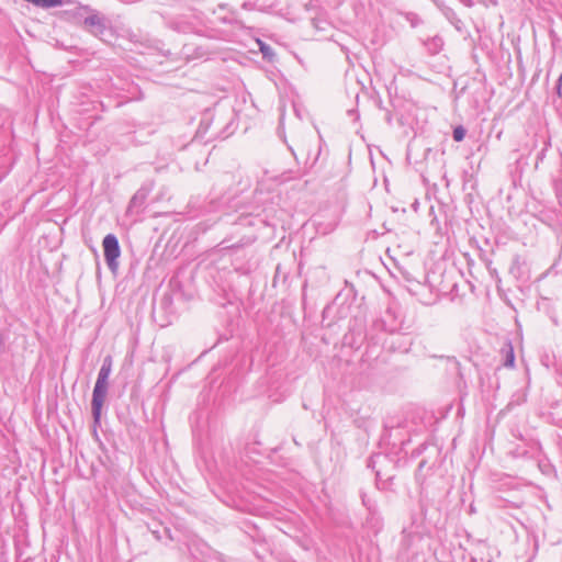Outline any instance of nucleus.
Listing matches in <instances>:
<instances>
[{
    "label": "nucleus",
    "instance_id": "obj_1",
    "mask_svg": "<svg viewBox=\"0 0 562 562\" xmlns=\"http://www.w3.org/2000/svg\"><path fill=\"white\" fill-rule=\"evenodd\" d=\"M112 371L111 357L104 358L92 392L91 411L94 428L100 426L101 412L108 394V380Z\"/></svg>",
    "mask_w": 562,
    "mask_h": 562
},
{
    "label": "nucleus",
    "instance_id": "obj_2",
    "mask_svg": "<svg viewBox=\"0 0 562 562\" xmlns=\"http://www.w3.org/2000/svg\"><path fill=\"white\" fill-rule=\"evenodd\" d=\"M288 148L297 162L311 166L317 162L322 151L321 143H293Z\"/></svg>",
    "mask_w": 562,
    "mask_h": 562
},
{
    "label": "nucleus",
    "instance_id": "obj_3",
    "mask_svg": "<svg viewBox=\"0 0 562 562\" xmlns=\"http://www.w3.org/2000/svg\"><path fill=\"white\" fill-rule=\"evenodd\" d=\"M104 260L109 270L116 274L119 271V258L121 256V246L114 234H108L102 240Z\"/></svg>",
    "mask_w": 562,
    "mask_h": 562
},
{
    "label": "nucleus",
    "instance_id": "obj_4",
    "mask_svg": "<svg viewBox=\"0 0 562 562\" xmlns=\"http://www.w3.org/2000/svg\"><path fill=\"white\" fill-rule=\"evenodd\" d=\"M438 150L435 153L426 146V143H408L406 150V159L411 165H419L435 160Z\"/></svg>",
    "mask_w": 562,
    "mask_h": 562
},
{
    "label": "nucleus",
    "instance_id": "obj_5",
    "mask_svg": "<svg viewBox=\"0 0 562 562\" xmlns=\"http://www.w3.org/2000/svg\"><path fill=\"white\" fill-rule=\"evenodd\" d=\"M150 193V189L142 186L132 196L126 209V215L138 216L145 210L146 201Z\"/></svg>",
    "mask_w": 562,
    "mask_h": 562
},
{
    "label": "nucleus",
    "instance_id": "obj_6",
    "mask_svg": "<svg viewBox=\"0 0 562 562\" xmlns=\"http://www.w3.org/2000/svg\"><path fill=\"white\" fill-rule=\"evenodd\" d=\"M234 225L236 226H266L268 225L267 217H263L259 212H243L240 215H238L234 222Z\"/></svg>",
    "mask_w": 562,
    "mask_h": 562
},
{
    "label": "nucleus",
    "instance_id": "obj_7",
    "mask_svg": "<svg viewBox=\"0 0 562 562\" xmlns=\"http://www.w3.org/2000/svg\"><path fill=\"white\" fill-rule=\"evenodd\" d=\"M537 306L539 311L546 313L550 317V319L555 326L559 325L557 308L554 304L551 302V300L547 297H541V300L538 301Z\"/></svg>",
    "mask_w": 562,
    "mask_h": 562
},
{
    "label": "nucleus",
    "instance_id": "obj_8",
    "mask_svg": "<svg viewBox=\"0 0 562 562\" xmlns=\"http://www.w3.org/2000/svg\"><path fill=\"white\" fill-rule=\"evenodd\" d=\"M256 237L254 235H245L237 243H231L229 239H224L221 241L220 246L223 250L225 249H237L245 245H250L255 241Z\"/></svg>",
    "mask_w": 562,
    "mask_h": 562
},
{
    "label": "nucleus",
    "instance_id": "obj_9",
    "mask_svg": "<svg viewBox=\"0 0 562 562\" xmlns=\"http://www.w3.org/2000/svg\"><path fill=\"white\" fill-rule=\"evenodd\" d=\"M85 26L93 33L101 32L103 29L101 19L98 15H91L85 20Z\"/></svg>",
    "mask_w": 562,
    "mask_h": 562
},
{
    "label": "nucleus",
    "instance_id": "obj_10",
    "mask_svg": "<svg viewBox=\"0 0 562 562\" xmlns=\"http://www.w3.org/2000/svg\"><path fill=\"white\" fill-rule=\"evenodd\" d=\"M256 43L258 44L263 58H266L268 60H273V58L276 56L273 49L259 38L256 40Z\"/></svg>",
    "mask_w": 562,
    "mask_h": 562
},
{
    "label": "nucleus",
    "instance_id": "obj_11",
    "mask_svg": "<svg viewBox=\"0 0 562 562\" xmlns=\"http://www.w3.org/2000/svg\"><path fill=\"white\" fill-rule=\"evenodd\" d=\"M358 338L361 341L364 338L363 330L361 326L356 330L355 328H350V333L345 336V339L350 344H356Z\"/></svg>",
    "mask_w": 562,
    "mask_h": 562
},
{
    "label": "nucleus",
    "instance_id": "obj_12",
    "mask_svg": "<svg viewBox=\"0 0 562 562\" xmlns=\"http://www.w3.org/2000/svg\"><path fill=\"white\" fill-rule=\"evenodd\" d=\"M521 260L518 255L514 256L509 267V273L515 278H520Z\"/></svg>",
    "mask_w": 562,
    "mask_h": 562
},
{
    "label": "nucleus",
    "instance_id": "obj_13",
    "mask_svg": "<svg viewBox=\"0 0 562 562\" xmlns=\"http://www.w3.org/2000/svg\"><path fill=\"white\" fill-rule=\"evenodd\" d=\"M426 463H427L426 460H422L416 469V472H415V479L420 484H423L426 479V474L424 473Z\"/></svg>",
    "mask_w": 562,
    "mask_h": 562
},
{
    "label": "nucleus",
    "instance_id": "obj_14",
    "mask_svg": "<svg viewBox=\"0 0 562 562\" xmlns=\"http://www.w3.org/2000/svg\"><path fill=\"white\" fill-rule=\"evenodd\" d=\"M61 4V0H37L36 5L42 8H52Z\"/></svg>",
    "mask_w": 562,
    "mask_h": 562
},
{
    "label": "nucleus",
    "instance_id": "obj_15",
    "mask_svg": "<svg viewBox=\"0 0 562 562\" xmlns=\"http://www.w3.org/2000/svg\"><path fill=\"white\" fill-rule=\"evenodd\" d=\"M361 501H362V504L369 509V510H373L374 507H375V504L374 502H372L366 493H361Z\"/></svg>",
    "mask_w": 562,
    "mask_h": 562
},
{
    "label": "nucleus",
    "instance_id": "obj_16",
    "mask_svg": "<svg viewBox=\"0 0 562 562\" xmlns=\"http://www.w3.org/2000/svg\"><path fill=\"white\" fill-rule=\"evenodd\" d=\"M427 447L428 443L426 441L420 443L416 449L413 450L412 458L419 457L427 449Z\"/></svg>",
    "mask_w": 562,
    "mask_h": 562
},
{
    "label": "nucleus",
    "instance_id": "obj_17",
    "mask_svg": "<svg viewBox=\"0 0 562 562\" xmlns=\"http://www.w3.org/2000/svg\"><path fill=\"white\" fill-rule=\"evenodd\" d=\"M465 136V131L462 126H458L453 131L454 140H462Z\"/></svg>",
    "mask_w": 562,
    "mask_h": 562
},
{
    "label": "nucleus",
    "instance_id": "obj_18",
    "mask_svg": "<svg viewBox=\"0 0 562 562\" xmlns=\"http://www.w3.org/2000/svg\"><path fill=\"white\" fill-rule=\"evenodd\" d=\"M514 362H515V356H514L513 348L510 347L509 351L507 353V357H506L505 364L508 366V367H513Z\"/></svg>",
    "mask_w": 562,
    "mask_h": 562
},
{
    "label": "nucleus",
    "instance_id": "obj_19",
    "mask_svg": "<svg viewBox=\"0 0 562 562\" xmlns=\"http://www.w3.org/2000/svg\"><path fill=\"white\" fill-rule=\"evenodd\" d=\"M546 145H550L551 143H544ZM547 150V146H544L536 156V164L535 167L538 168V164L540 160H542L544 156V151Z\"/></svg>",
    "mask_w": 562,
    "mask_h": 562
},
{
    "label": "nucleus",
    "instance_id": "obj_20",
    "mask_svg": "<svg viewBox=\"0 0 562 562\" xmlns=\"http://www.w3.org/2000/svg\"><path fill=\"white\" fill-rule=\"evenodd\" d=\"M380 458H382L381 454H376V456H372L369 458L368 460V468H371L372 470H374L375 468V462L376 460H379Z\"/></svg>",
    "mask_w": 562,
    "mask_h": 562
},
{
    "label": "nucleus",
    "instance_id": "obj_21",
    "mask_svg": "<svg viewBox=\"0 0 562 562\" xmlns=\"http://www.w3.org/2000/svg\"><path fill=\"white\" fill-rule=\"evenodd\" d=\"M517 169H522L525 166L528 165L527 158L524 156H520L516 159Z\"/></svg>",
    "mask_w": 562,
    "mask_h": 562
},
{
    "label": "nucleus",
    "instance_id": "obj_22",
    "mask_svg": "<svg viewBox=\"0 0 562 562\" xmlns=\"http://www.w3.org/2000/svg\"><path fill=\"white\" fill-rule=\"evenodd\" d=\"M5 339H7L5 335H4V334H3V331L0 329V350H2V349H3V347H4V342H5Z\"/></svg>",
    "mask_w": 562,
    "mask_h": 562
},
{
    "label": "nucleus",
    "instance_id": "obj_23",
    "mask_svg": "<svg viewBox=\"0 0 562 562\" xmlns=\"http://www.w3.org/2000/svg\"><path fill=\"white\" fill-rule=\"evenodd\" d=\"M336 301H337V299L334 301V303L331 305H327L325 307L324 314L329 313L334 308V305L336 304Z\"/></svg>",
    "mask_w": 562,
    "mask_h": 562
},
{
    "label": "nucleus",
    "instance_id": "obj_24",
    "mask_svg": "<svg viewBox=\"0 0 562 562\" xmlns=\"http://www.w3.org/2000/svg\"><path fill=\"white\" fill-rule=\"evenodd\" d=\"M539 468H541V472H544L546 465L539 464Z\"/></svg>",
    "mask_w": 562,
    "mask_h": 562
},
{
    "label": "nucleus",
    "instance_id": "obj_25",
    "mask_svg": "<svg viewBox=\"0 0 562 562\" xmlns=\"http://www.w3.org/2000/svg\"><path fill=\"white\" fill-rule=\"evenodd\" d=\"M539 468H541V472H544L546 465L539 464Z\"/></svg>",
    "mask_w": 562,
    "mask_h": 562
},
{
    "label": "nucleus",
    "instance_id": "obj_26",
    "mask_svg": "<svg viewBox=\"0 0 562 562\" xmlns=\"http://www.w3.org/2000/svg\"><path fill=\"white\" fill-rule=\"evenodd\" d=\"M539 468H541V472H544L546 465L539 464Z\"/></svg>",
    "mask_w": 562,
    "mask_h": 562
},
{
    "label": "nucleus",
    "instance_id": "obj_27",
    "mask_svg": "<svg viewBox=\"0 0 562 562\" xmlns=\"http://www.w3.org/2000/svg\"><path fill=\"white\" fill-rule=\"evenodd\" d=\"M191 554H193V553L191 552ZM192 557H193V558H194V560H195L194 562H201V560H200V559L195 558L194 555H192Z\"/></svg>",
    "mask_w": 562,
    "mask_h": 562
},
{
    "label": "nucleus",
    "instance_id": "obj_28",
    "mask_svg": "<svg viewBox=\"0 0 562 562\" xmlns=\"http://www.w3.org/2000/svg\"><path fill=\"white\" fill-rule=\"evenodd\" d=\"M375 475H376V479H379L380 477V472L375 471Z\"/></svg>",
    "mask_w": 562,
    "mask_h": 562
}]
</instances>
